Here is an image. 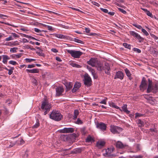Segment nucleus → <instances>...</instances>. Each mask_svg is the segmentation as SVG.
<instances>
[{
    "instance_id": "obj_1",
    "label": "nucleus",
    "mask_w": 158,
    "mask_h": 158,
    "mask_svg": "<svg viewBox=\"0 0 158 158\" xmlns=\"http://www.w3.org/2000/svg\"><path fill=\"white\" fill-rule=\"evenodd\" d=\"M52 105L49 102L46 98H45L41 102V109L44 111V115H45L50 111Z\"/></svg>"
},
{
    "instance_id": "obj_2",
    "label": "nucleus",
    "mask_w": 158,
    "mask_h": 158,
    "mask_svg": "<svg viewBox=\"0 0 158 158\" xmlns=\"http://www.w3.org/2000/svg\"><path fill=\"white\" fill-rule=\"evenodd\" d=\"M50 118L56 121H59L62 118V115L58 111L53 110L50 115Z\"/></svg>"
},
{
    "instance_id": "obj_3",
    "label": "nucleus",
    "mask_w": 158,
    "mask_h": 158,
    "mask_svg": "<svg viewBox=\"0 0 158 158\" xmlns=\"http://www.w3.org/2000/svg\"><path fill=\"white\" fill-rule=\"evenodd\" d=\"M148 85L147 89V93H149L152 92L155 94L158 92V88L157 85L156 84L154 86L152 85V81L150 79H148Z\"/></svg>"
},
{
    "instance_id": "obj_4",
    "label": "nucleus",
    "mask_w": 158,
    "mask_h": 158,
    "mask_svg": "<svg viewBox=\"0 0 158 158\" xmlns=\"http://www.w3.org/2000/svg\"><path fill=\"white\" fill-rule=\"evenodd\" d=\"M67 52L70 54L71 56L74 58H79L83 54L82 52L73 50H67Z\"/></svg>"
},
{
    "instance_id": "obj_5",
    "label": "nucleus",
    "mask_w": 158,
    "mask_h": 158,
    "mask_svg": "<svg viewBox=\"0 0 158 158\" xmlns=\"http://www.w3.org/2000/svg\"><path fill=\"white\" fill-rule=\"evenodd\" d=\"M83 81L85 85L88 86H89L91 85L92 82L91 79L87 73H86L85 74Z\"/></svg>"
},
{
    "instance_id": "obj_6",
    "label": "nucleus",
    "mask_w": 158,
    "mask_h": 158,
    "mask_svg": "<svg viewBox=\"0 0 158 158\" xmlns=\"http://www.w3.org/2000/svg\"><path fill=\"white\" fill-rule=\"evenodd\" d=\"M110 130L113 134H115L119 133L122 131V129L118 127L111 126Z\"/></svg>"
},
{
    "instance_id": "obj_7",
    "label": "nucleus",
    "mask_w": 158,
    "mask_h": 158,
    "mask_svg": "<svg viewBox=\"0 0 158 158\" xmlns=\"http://www.w3.org/2000/svg\"><path fill=\"white\" fill-rule=\"evenodd\" d=\"M130 34L134 37L137 39L139 42L143 41L144 40L143 38L141 37L138 33L134 31H130Z\"/></svg>"
},
{
    "instance_id": "obj_8",
    "label": "nucleus",
    "mask_w": 158,
    "mask_h": 158,
    "mask_svg": "<svg viewBox=\"0 0 158 158\" xmlns=\"http://www.w3.org/2000/svg\"><path fill=\"white\" fill-rule=\"evenodd\" d=\"M96 127L102 131H105L106 130V125L102 122H97L96 123Z\"/></svg>"
},
{
    "instance_id": "obj_9",
    "label": "nucleus",
    "mask_w": 158,
    "mask_h": 158,
    "mask_svg": "<svg viewBox=\"0 0 158 158\" xmlns=\"http://www.w3.org/2000/svg\"><path fill=\"white\" fill-rule=\"evenodd\" d=\"M56 96L58 97L62 95L64 91V89L62 87H58L56 89Z\"/></svg>"
},
{
    "instance_id": "obj_10",
    "label": "nucleus",
    "mask_w": 158,
    "mask_h": 158,
    "mask_svg": "<svg viewBox=\"0 0 158 158\" xmlns=\"http://www.w3.org/2000/svg\"><path fill=\"white\" fill-rule=\"evenodd\" d=\"M98 62L96 59L91 58L89 61H87V63L89 65L92 67H95L97 65Z\"/></svg>"
},
{
    "instance_id": "obj_11",
    "label": "nucleus",
    "mask_w": 158,
    "mask_h": 158,
    "mask_svg": "<svg viewBox=\"0 0 158 158\" xmlns=\"http://www.w3.org/2000/svg\"><path fill=\"white\" fill-rule=\"evenodd\" d=\"M146 87L147 83L145 78L144 77H143L140 86V89L141 90H144L146 89Z\"/></svg>"
},
{
    "instance_id": "obj_12",
    "label": "nucleus",
    "mask_w": 158,
    "mask_h": 158,
    "mask_svg": "<svg viewBox=\"0 0 158 158\" xmlns=\"http://www.w3.org/2000/svg\"><path fill=\"white\" fill-rule=\"evenodd\" d=\"M74 129L72 128H64L61 130V131L63 133H70L73 132Z\"/></svg>"
},
{
    "instance_id": "obj_13",
    "label": "nucleus",
    "mask_w": 158,
    "mask_h": 158,
    "mask_svg": "<svg viewBox=\"0 0 158 158\" xmlns=\"http://www.w3.org/2000/svg\"><path fill=\"white\" fill-rule=\"evenodd\" d=\"M124 77L123 73L121 71H118L116 73L114 79L118 78L122 80Z\"/></svg>"
},
{
    "instance_id": "obj_14",
    "label": "nucleus",
    "mask_w": 158,
    "mask_h": 158,
    "mask_svg": "<svg viewBox=\"0 0 158 158\" xmlns=\"http://www.w3.org/2000/svg\"><path fill=\"white\" fill-rule=\"evenodd\" d=\"M103 151V152H105V153H103V155L105 156L109 157L112 155L111 154V152L110 148H108L106 149H104Z\"/></svg>"
},
{
    "instance_id": "obj_15",
    "label": "nucleus",
    "mask_w": 158,
    "mask_h": 158,
    "mask_svg": "<svg viewBox=\"0 0 158 158\" xmlns=\"http://www.w3.org/2000/svg\"><path fill=\"white\" fill-rule=\"evenodd\" d=\"M81 86V84L79 82H76L74 85V87L72 89V92L73 93L75 92Z\"/></svg>"
},
{
    "instance_id": "obj_16",
    "label": "nucleus",
    "mask_w": 158,
    "mask_h": 158,
    "mask_svg": "<svg viewBox=\"0 0 158 158\" xmlns=\"http://www.w3.org/2000/svg\"><path fill=\"white\" fill-rule=\"evenodd\" d=\"M103 67V70H105V73L108 75H110V68L109 64L108 63H105V66Z\"/></svg>"
},
{
    "instance_id": "obj_17",
    "label": "nucleus",
    "mask_w": 158,
    "mask_h": 158,
    "mask_svg": "<svg viewBox=\"0 0 158 158\" xmlns=\"http://www.w3.org/2000/svg\"><path fill=\"white\" fill-rule=\"evenodd\" d=\"M26 71L27 73H38L39 72V70L37 69H26Z\"/></svg>"
},
{
    "instance_id": "obj_18",
    "label": "nucleus",
    "mask_w": 158,
    "mask_h": 158,
    "mask_svg": "<svg viewBox=\"0 0 158 158\" xmlns=\"http://www.w3.org/2000/svg\"><path fill=\"white\" fill-rule=\"evenodd\" d=\"M54 35L56 37L60 39H66L68 38V36H67L64 35L62 34H54Z\"/></svg>"
},
{
    "instance_id": "obj_19",
    "label": "nucleus",
    "mask_w": 158,
    "mask_h": 158,
    "mask_svg": "<svg viewBox=\"0 0 158 158\" xmlns=\"http://www.w3.org/2000/svg\"><path fill=\"white\" fill-rule=\"evenodd\" d=\"M122 109H121L122 111H124V112L126 113L127 114H129L130 111L127 110V105L126 104H123V106L122 107Z\"/></svg>"
},
{
    "instance_id": "obj_20",
    "label": "nucleus",
    "mask_w": 158,
    "mask_h": 158,
    "mask_svg": "<svg viewBox=\"0 0 158 158\" xmlns=\"http://www.w3.org/2000/svg\"><path fill=\"white\" fill-rule=\"evenodd\" d=\"M109 105L112 107L114 108L115 109H119L120 111H122L121 109L118 106L116 105L115 104L112 102H108Z\"/></svg>"
},
{
    "instance_id": "obj_21",
    "label": "nucleus",
    "mask_w": 158,
    "mask_h": 158,
    "mask_svg": "<svg viewBox=\"0 0 158 158\" xmlns=\"http://www.w3.org/2000/svg\"><path fill=\"white\" fill-rule=\"evenodd\" d=\"M105 144V142L103 141H99L97 142V146L98 148H101L103 147Z\"/></svg>"
},
{
    "instance_id": "obj_22",
    "label": "nucleus",
    "mask_w": 158,
    "mask_h": 158,
    "mask_svg": "<svg viewBox=\"0 0 158 158\" xmlns=\"http://www.w3.org/2000/svg\"><path fill=\"white\" fill-rule=\"evenodd\" d=\"M97 67V69L99 71H102L104 68L103 65L98 62L96 66Z\"/></svg>"
},
{
    "instance_id": "obj_23",
    "label": "nucleus",
    "mask_w": 158,
    "mask_h": 158,
    "mask_svg": "<svg viewBox=\"0 0 158 158\" xmlns=\"http://www.w3.org/2000/svg\"><path fill=\"white\" fill-rule=\"evenodd\" d=\"M61 139L64 141L69 140L70 136L67 135H62L61 136Z\"/></svg>"
},
{
    "instance_id": "obj_24",
    "label": "nucleus",
    "mask_w": 158,
    "mask_h": 158,
    "mask_svg": "<svg viewBox=\"0 0 158 158\" xmlns=\"http://www.w3.org/2000/svg\"><path fill=\"white\" fill-rule=\"evenodd\" d=\"M116 146L117 148H123L124 147V145L120 141H118L116 143Z\"/></svg>"
},
{
    "instance_id": "obj_25",
    "label": "nucleus",
    "mask_w": 158,
    "mask_h": 158,
    "mask_svg": "<svg viewBox=\"0 0 158 158\" xmlns=\"http://www.w3.org/2000/svg\"><path fill=\"white\" fill-rule=\"evenodd\" d=\"M3 57V60L2 62L5 64H6L7 63V60H10V58L8 56L6 55H3L2 56Z\"/></svg>"
},
{
    "instance_id": "obj_26",
    "label": "nucleus",
    "mask_w": 158,
    "mask_h": 158,
    "mask_svg": "<svg viewBox=\"0 0 158 158\" xmlns=\"http://www.w3.org/2000/svg\"><path fill=\"white\" fill-rule=\"evenodd\" d=\"M124 71L127 76L129 77V79L130 80H131L132 79V78L131 77V74L130 71L127 68L125 69Z\"/></svg>"
},
{
    "instance_id": "obj_27",
    "label": "nucleus",
    "mask_w": 158,
    "mask_h": 158,
    "mask_svg": "<svg viewBox=\"0 0 158 158\" xmlns=\"http://www.w3.org/2000/svg\"><path fill=\"white\" fill-rule=\"evenodd\" d=\"M143 11H144L145 13L148 16L150 17L151 18L153 17V15L152 13L148 10L147 9L144 8L141 9Z\"/></svg>"
},
{
    "instance_id": "obj_28",
    "label": "nucleus",
    "mask_w": 158,
    "mask_h": 158,
    "mask_svg": "<svg viewBox=\"0 0 158 158\" xmlns=\"http://www.w3.org/2000/svg\"><path fill=\"white\" fill-rule=\"evenodd\" d=\"M69 64L73 67L80 68L81 67V66L77 64L74 63L73 62H71L69 63Z\"/></svg>"
},
{
    "instance_id": "obj_29",
    "label": "nucleus",
    "mask_w": 158,
    "mask_h": 158,
    "mask_svg": "<svg viewBox=\"0 0 158 158\" xmlns=\"http://www.w3.org/2000/svg\"><path fill=\"white\" fill-rule=\"evenodd\" d=\"M7 67L9 68V69H8V70H7V71H8V74L9 75H11L13 73V70L15 69L14 67L9 66H8Z\"/></svg>"
},
{
    "instance_id": "obj_30",
    "label": "nucleus",
    "mask_w": 158,
    "mask_h": 158,
    "mask_svg": "<svg viewBox=\"0 0 158 158\" xmlns=\"http://www.w3.org/2000/svg\"><path fill=\"white\" fill-rule=\"evenodd\" d=\"M40 125V121L38 119L36 120V123L33 126L32 128H36L38 127Z\"/></svg>"
},
{
    "instance_id": "obj_31",
    "label": "nucleus",
    "mask_w": 158,
    "mask_h": 158,
    "mask_svg": "<svg viewBox=\"0 0 158 158\" xmlns=\"http://www.w3.org/2000/svg\"><path fill=\"white\" fill-rule=\"evenodd\" d=\"M137 123L139 125V126L142 127L143 126V122L140 119H138L136 121Z\"/></svg>"
},
{
    "instance_id": "obj_32",
    "label": "nucleus",
    "mask_w": 158,
    "mask_h": 158,
    "mask_svg": "<svg viewBox=\"0 0 158 158\" xmlns=\"http://www.w3.org/2000/svg\"><path fill=\"white\" fill-rule=\"evenodd\" d=\"M79 114V111L78 110H75L74 111V115L73 117V119L75 120L77 119V116Z\"/></svg>"
},
{
    "instance_id": "obj_33",
    "label": "nucleus",
    "mask_w": 158,
    "mask_h": 158,
    "mask_svg": "<svg viewBox=\"0 0 158 158\" xmlns=\"http://www.w3.org/2000/svg\"><path fill=\"white\" fill-rule=\"evenodd\" d=\"M90 70L94 78L95 79H96L98 77V76L95 73V71L92 69H91Z\"/></svg>"
},
{
    "instance_id": "obj_34",
    "label": "nucleus",
    "mask_w": 158,
    "mask_h": 158,
    "mask_svg": "<svg viewBox=\"0 0 158 158\" xmlns=\"http://www.w3.org/2000/svg\"><path fill=\"white\" fill-rule=\"evenodd\" d=\"M123 45L124 47L125 48H128V49H131V45L129 44H128L127 43H124L123 44Z\"/></svg>"
},
{
    "instance_id": "obj_35",
    "label": "nucleus",
    "mask_w": 158,
    "mask_h": 158,
    "mask_svg": "<svg viewBox=\"0 0 158 158\" xmlns=\"http://www.w3.org/2000/svg\"><path fill=\"white\" fill-rule=\"evenodd\" d=\"M25 61L27 63H31L33 61L36 60V59H34L26 58L25 59Z\"/></svg>"
},
{
    "instance_id": "obj_36",
    "label": "nucleus",
    "mask_w": 158,
    "mask_h": 158,
    "mask_svg": "<svg viewBox=\"0 0 158 158\" xmlns=\"http://www.w3.org/2000/svg\"><path fill=\"white\" fill-rule=\"evenodd\" d=\"M73 84L72 83L69 82L68 84H67L66 87L67 89H71L73 87Z\"/></svg>"
},
{
    "instance_id": "obj_37",
    "label": "nucleus",
    "mask_w": 158,
    "mask_h": 158,
    "mask_svg": "<svg viewBox=\"0 0 158 158\" xmlns=\"http://www.w3.org/2000/svg\"><path fill=\"white\" fill-rule=\"evenodd\" d=\"M132 25L139 29H142V27L141 25H138L136 23L133 24Z\"/></svg>"
},
{
    "instance_id": "obj_38",
    "label": "nucleus",
    "mask_w": 158,
    "mask_h": 158,
    "mask_svg": "<svg viewBox=\"0 0 158 158\" xmlns=\"http://www.w3.org/2000/svg\"><path fill=\"white\" fill-rule=\"evenodd\" d=\"M93 140V138L90 136H88L86 139V141L87 142H89Z\"/></svg>"
},
{
    "instance_id": "obj_39",
    "label": "nucleus",
    "mask_w": 158,
    "mask_h": 158,
    "mask_svg": "<svg viewBox=\"0 0 158 158\" xmlns=\"http://www.w3.org/2000/svg\"><path fill=\"white\" fill-rule=\"evenodd\" d=\"M107 99V98H106L104 99L100 102L99 103L101 104H103L106 105V102Z\"/></svg>"
},
{
    "instance_id": "obj_40",
    "label": "nucleus",
    "mask_w": 158,
    "mask_h": 158,
    "mask_svg": "<svg viewBox=\"0 0 158 158\" xmlns=\"http://www.w3.org/2000/svg\"><path fill=\"white\" fill-rule=\"evenodd\" d=\"M143 115V114H141L138 113H136L135 114V118H136L138 117H141Z\"/></svg>"
},
{
    "instance_id": "obj_41",
    "label": "nucleus",
    "mask_w": 158,
    "mask_h": 158,
    "mask_svg": "<svg viewBox=\"0 0 158 158\" xmlns=\"http://www.w3.org/2000/svg\"><path fill=\"white\" fill-rule=\"evenodd\" d=\"M141 30H142V32H143V34L144 35H146V36H148V35H149L148 33L144 29H143V28Z\"/></svg>"
},
{
    "instance_id": "obj_42",
    "label": "nucleus",
    "mask_w": 158,
    "mask_h": 158,
    "mask_svg": "<svg viewBox=\"0 0 158 158\" xmlns=\"http://www.w3.org/2000/svg\"><path fill=\"white\" fill-rule=\"evenodd\" d=\"M9 63L13 65H16L18 64V63L15 61L10 60L9 62Z\"/></svg>"
},
{
    "instance_id": "obj_43",
    "label": "nucleus",
    "mask_w": 158,
    "mask_h": 158,
    "mask_svg": "<svg viewBox=\"0 0 158 158\" xmlns=\"http://www.w3.org/2000/svg\"><path fill=\"white\" fill-rule=\"evenodd\" d=\"M133 51L138 53H140L141 52V50L136 48H133Z\"/></svg>"
},
{
    "instance_id": "obj_44",
    "label": "nucleus",
    "mask_w": 158,
    "mask_h": 158,
    "mask_svg": "<svg viewBox=\"0 0 158 158\" xmlns=\"http://www.w3.org/2000/svg\"><path fill=\"white\" fill-rule=\"evenodd\" d=\"M91 3L93 5L96 6L98 7H99L100 6V5L99 3L94 1H92L91 2Z\"/></svg>"
},
{
    "instance_id": "obj_45",
    "label": "nucleus",
    "mask_w": 158,
    "mask_h": 158,
    "mask_svg": "<svg viewBox=\"0 0 158 158\" xmlns=\"http://www.w3.org/2000/svg\"><path fill=\"white\" fill-rule=\"evenodd\" d=\"M100 9L103 12L105 13H108V10L106 9H104L101 8Z\"/></svg>"
},
{
    "instance_id": "obj_46",
    "label": "nucleus",
    "mask_w": 158,
    "mask_h": 158,
    "mask_svg": "<svg viewBox=\"0 0 158 158\" xmlns=\"http://www.w3.org/2000/svg\"><path fill=\"white\" fill-rule=\"evenodd\" d=\"M76 123L78 124H82V122L79 118H78L76 121Z\"/></svg>"
},
{
    "instance_id": "obj_47",
    "label": "nucleus",
    "mask_w": 158,
    "mask_h": 158,
    "mask_svg": "<svg viewBox=\"0 0 158 158\" xmlns=\"http://www.w3.org/2000/svg\"><path fill=\"white\" fill-rule=\"evenodd\" d=\"M17 48H10V51L12 52H15L16 51V50H17Z\"/></svg>"
},
{
    "instance_id": "obj_48",
    "label": "nucleus",
    "mask_w": 158,
    "mask_h": 158,
    "mask_svg": "<svg viewBox=\"0 0 158 158\" xmlns=\"http://www.w3.org/2000/svg\"><path fill=\"white\" fill-rule=\"evenodd\" d=\"M74 40L75 42H76L77 43H81L82 42V41L81 40H80L78 39H76V38H74Z\"/></svg>"
},
{
    "instance_id": "obj_49",
    "label": "nucleus",
    "mask_w": 158,
    "mask_h": 158,
    "mask_svg": "<svg viewBox=\"0 0 158 158\" xmlns=\"http://www.w3.org/2000/svg\"><path fill=\"white\" fill-rule=\"evenodd\" d=\"M35 67V65L33 64L28 65L27 68H32Z\"/></svg>"
},
{
    "instance_id": "obj_50",
    "label": "nucleus",
    "mask_w": 158,
    "mask_h": 158,
    "mask_svg": "<svg viewBox=\"0 0 158 158\" xmlns=\"http://www.w3.org/2000/svg\"><path fill=\"white\" fill-rule=\"evenodd\" d=\"M34 30L35 32L39 33H40L41 32V30L37 28H35Z\"/></svg>"
},
{
    "instance_id": "obj_51",
    "label": "nucleus",
    "mask_w": 158,
    "mask_h": 158,
    "mask_svg": "<svg viewBox=\"0 0 158 158\" xmlns=\"http://www.w3.org/2000/svg\"><path fill=\"white\" fill-rule=\"evenodd\" d=\"M13 39L12 38V36H9V37L7 38L6 39V41H9L11 40H13Z\"/></svg>"
},
{
    "instance_id": "obj_52",
    "label": "nucleus",
    "mask_w": 158,
    "mask_h": 158,
    "mask_svg": "<svg viewBox=\"0 0 158 158\" xmlns=\"http://www.w3.org/2000/svg\"><path fill=\"white\" fill-rule=\"evenodd\" d=\"M119 10L120 12L124 14H125L127 13V12L125 10L119 8Z\"/></svg>"
},
{
    "instance_id": "obj_53",
    "label": "nucleus",
    "mask_w": 158,
    "mask_h": 158,
    "mask_svg": "<svg viewBox=\"0 0 158 158\" xmlns=\"http://www.w3.org/2000/svg\"><path fill=\"white\" fill-rule=\"evenodd\" d=\"M51 51L54 53H56L58 52V51L56 48H52L51 49Z\"/></svg>"
},
{
    "instance_id": "obj_54",
    "label": "nucleus",
    "mask_w": 158,
    "mask_h": 158,
    "mask_svg": "<svg viewBox=\"0 0 158 158\" xmlns=\"http://www.w3.org/2000/svg\"><path fill=\"white\" fill-rule=\"evenodd\" d=\"M12 35L15 38H18L19 37L18 35H17L15 33H12Z\"/></svg>"
},
{
    "instance_id": "obj_55",
    "label": "nucleus",
    "mask_w": 158,
    "mask_h": 158,
    "mask_svg": "<svg viewBox=\"0 0 158 158\" xmlns=\"http://www.w3.org/2000/svg\"><path fill=\"white\" fill-rule=\"evenodd\" d=\"M56 60H57V61H58L59 62H61L62 61V60L59 57H56Z\"/></svg>"
},
{
    "instance_id": "obj_56",
    "label": "nucleus",
    "mask_w": 158,
    "mask_h": 158,
    "mask_svg": "<svg viewBox=\"0 0 158 158\" xmlns=\"http://www.w3.org/2000/svg\"><path fill=\"white\" fill-rule=\"evenodd\" d=\"M108 14L111 16H113L114 15L115 13L114 12H108L107 13Z\"/></svg>"
},
{
    "instance_id": "obj_57",
    "label": "nucleus",
    "mask_w": 158,
    "mask_h": 158,
    "mask_svg": "<svg viewBox=\"0 0 158 158\" xmlns=\"http://www.w3.org/2000/svg\"><path fill=\"white\" fill-rule=\"evenodd\" d=\"M3 17H7L8 16L6 15L0 14V18H3Z\"/></svg>"
},
{
    "instance_id": "obj_58",
    "label": "nucleus",
    "mask_w": 158,
    "mask_h": 158,
    "mask_svg": "<svg viewBox=\"0 0 158 158\" xmlns=\"http://www.w3.org/2000/svg\"><path fill=\"white\" fill-rule=\"evenodd\" d=\"M47 27L48 28V29L49 30L52 31L53 30L52 27L51 26L48 25Z\"/></svg>"
},
{
    "instance_id": "obj_59",
    "label": "nucleus",
    "mask_w": 158,
    "mask_h": 158,
    "mask_svg": "<svg viewBox=\"0 0 158 158\" xmlns=\"http://www.w3.org/2000/svg\"><path fill=\"white\" fill-rule=\"evenodd\" d=\"M152 37L153 38H154L155 40H156L158 39V37L156 36L155 35H154L153 34L152 35Z\"/></svg>"
},
{
    "instance_id": "obj_60",
    "label": "nucleus",
    "mask_w": 158,
    "mask_h": 158,
    "mask_svg": "<svg viewBox=\"0 0 158 158\" xmlns=\"http://www.w3.org/2000/svg\"><path fill=\"white\" fill-rule=\"evenodd\" d=\"M132 158H142V157L140 156H133Z\"/></svg>"
},
{
    "instance_id": "obj_61",
    "label": "nucleus",
    "mask_w": 158,
    "mask_h": 158,
    "mask_svg": "<svg viewBox=\"0 0 158 158\" xmlns=\"http://www.w3.org/2000/svg\"><path fill=\"white\" fill-rule=\"evenodd\" d=\"M85 31L86 32L88 33L90 32V29L89 28H85Z\"/></svg>"
},
{
    "instance_id": "obj_62",
    "label": "nucleus",
    "mask_w": 158,
    "mask_h": 158,
    "mask_svg": "<svg viewBox=\"0 0 158 158\" xmlns=\"http://www.w3.org/2000/svg\"><path fill=\"white\" fill-rule=\"evenodd\" d=\"M15 58H19L21 57V56L19 55L15 54Z\"/></svg>"
},
{
    "instance_id": "obj_63",
    "label": "nucleus",
    "mask_w": 158,
    "mask_h": 158,
    "mask_svg": "<svg viewBox=\"0 0 158 158\" xmlns=\"http://www.w3.org/2000/svg\"><path fill=\"white\" fill-rule=\"evenodd\" d=\"M150 131L152 132H156V129L151 128L150 129Z\"/></svg>"
},
{
    "instance_id": "obj_64",
    "label": "nucleus",
    "mask_w": 158,
    "mask_h": 158,
    "mask_svg": "<svg viewBox=\"0 0 158 158\" xmlns=\"http://www.w3.org/2000/svg\"><path fill=\"white\" fill-rule=\"evenodd\" d=\"M23 41L24 43H27V42H28V40L26 39H23Z\"/></svg>"
}]
</instances>
